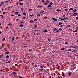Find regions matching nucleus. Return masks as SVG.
Masks as SVG:
<instances>
[{"mask_svg": "<svg viewBox=\"0 0 78 78\" xmlns=\"http://www.w3.org/2000/svg\"><path fill=\"white\" fill-rule=\"evenodd\" d=\"M78 51V50L76 49V50H74L72 51L71 52L72 53H73L74 52H76V51Z\"/></svg>", "mask_w": 78, "mask_h": 78, "instance_id": "obj_1", "label": "nucleus"}, {"mask_svg": "<svg viewBox=\"0 0 78 78\" xmlns=\"http://www.w3.org/2000/svg\"><path fill=\"white\" fill-rule=\"evenodd\" d=\"M73 48H74V49H76L77 48H78V46H74V47H73Z\"/></svg>", "mask_w": 78, "mask_h": 78, "instance_id": "obj_2", "label": "nucleus"}, {"mask_svg": "<svg viewBox=\"0 0 78 78\" xmlns=\"http://www.w3.org/2000/svg\"><path fill=\"white\" fill-rule=\"evenodd\" d=\"M52 20H54V21H57L58 20L57 19L54 18H52Z\"/></svg>", "mask_w": 78, "mask_h": 78, "instance_id": "obj_3", "label": "nucleus"}, {"mask_svg": "<svg viewBox=\"0 0 78 78\" xmlns=\"http://www.w3.org/2000/svg\"><path fill=\"white\" fill-rule=\"evenodd\" d=\"M0 16L1 17V18L2 19H3V18H4V17H3V15H0Z\"/></svg>", "mask_w": 78, "mask_h": 78, "instance_id": "obj_4", "label": "nucleus"}, {"mask_svg": "<svg viewBox=\"0 0 78 78\" xmlns=\"http://www.w3.org/2000/svg\"><path fill=\"white\" fill-rule=\"evenodd\" d=\"M34 27H37V25L36 24H35L34 25Z\"/></svg>", "mask_w": 78, "mask_h": 78, "instance_id": "obj_5", "label": "nucleus"}, {"mask_svg": "<svg viewBox=\"0 0 78 78\" xmlns=\"http://www.w3.org/2000/svg\"><path fill=\"white\" fill-rule=\"evenodd\" d=\"M48 18V17L47 16H45L43 18V19H47Z\"/></svg>", "mask_w": 78, "mask_h": 78, "instance_id": "obj_6", "label": "nucleus"}, {"mask_svg": "<svg viewBox=\"0 0 78 78\" xmlns=\"http://www.w3.org/2000/svg\"><path fill=\"white\" fill-rule=\"evenodd\" d=\"M78 32V30H75L74 31H73V33H75L76 32Z\"/></svg>", "mask_w": 78, "mask_h": 78, "instance_id": "obj_7", "label": "nucleus"}, {"mask_svg": "<svg viewBox=\"0 0 78 78\" xmlns=\"http://www.w3.org/2000/svg\"><path fill=\"white\" fill-rule=\"evenodd\" d=\"M42 6H41L40 5H38L37 6V8H42Z\"/></svg>", "mask_w": 78, "mask_h": 78, "instance_id": "obj_8", "label": "nucleus"}, {"mask_svg": "<svg viewBox=\"0 0 78 78\" xmlns=\"http://www.w3.org/2000/svg\"><path fill=\"white\" fill-rule=\"evenodd\" d=\"M34 16V14L30 15H29V17H33Z\"/></svg>", "mask_w": 78, "mask_h": 78, "instance_id": "obj_9", "label": "nucleus"}, {"mask_svg": "<svg viewBox=\"0 0 78 78\" xmlns=\"http://www.w3.org/2000/svg\"><path fill=\"white\" fill-rule=\"evenodd\" d=\"M30 23H33L34 22V21L31 20L30 21Z\"/></svg>", "mask_w": 78, "mask_h": 78, "instance_id": "obj_10", "label": "nucleus"}, {"mask_svg": "<svg viewBox=\"0 0 78 78\" xmlns=\"http://www.w3.org/2000/svg\"><path fill=\"white\" fill-rule=\"evenodd\" d=\"M70 27V25H69V24L67 25L66 26V27H67V28H69Z\"/></svg>", "mask_w": 78, "mask_h": 78, "instance_id": "obj_11", "label": "nucleus"}, {"mask_svg": "<svg viewBox=\"0 0 78 78\" xmlns=\"http://www.w3.org/2000/svg\"><path fill=\"white\" fill-rule=\"evenodd\" d=\"M76 15H78V14L76 13H74V17L75 16H76Z\"/></svg>", "mask_w": 78, "mask_h": 78, "instance_id": "obj_12", "label": "nucleus"}, {"mask_svg": "<svg viewBox=\"0 0 78 78\" xmlns=\"http://www.w3.org/2000/svg\"><path fill=\"white\" fill-rule=\"evenodd\" d=\"M4 70V69H0V72H2Z\"/></svg>", "mask_w": 78, "mask_h": 78, "instance_id": "obj_13", "label": "nucleus"}, {"mask_svg": "<svg viewBox=\"0 0 78 78\" xmlns=\"http://www.w3.org/2000/svg\"><path fill=\"white\" fill-rule=\"evenodd\" d=\"M9 52L8 51H6L5 53V55H8L9 54Z\"/></svg>", "mask_w": 78, "mask_h": 78, "instance_id": "obj_14", "label": "nucleus"}, {"mask_svg": "<svg viewBox=\"0 0 78 78\" xmlns=\"http://www.w3.org/2000/svg\"><path fill=\"white\" fill-rule=\"evenodd\" d=\"M40 14H44V11L40 12Z\"/></svg>", "mask_w": 78, "mask_h": 78, "instance_id": "obj_15", "label": "nucleus"}, {"mask_svg": "<svg viewBox=\"0 0 78 78\" xmlns=\"http://www.w3.org/2000/svg\"><path fill=\"white\" fill-rule=\"evenodd\" d=\"M44 70V68L41 69H39L40 71H42Z\"/></svg>", "mask_w": 78, "mask_h": 78, "instance_id": "obj_16", "label": "nucleus"}, {"mask_svg": "<svg viewBox=\"0 0 78 78\" xmlns=\"http://www.w3.org/2000/svg\"><path fill=\"white\" fill-rule=\"evenodd\" d=\"M9 63H11V62L10 61H8V62H6V64H9Z\"/></svg>", "mask_w": 78, "mask_h": 78, "instance_id": "obj_17", "label": "nucleus"}, {"mask_svg": "<svg viewBox=\"0 0 78 78\" xmlns=\"http://www.w3.org/2000/svg\"><path fill=\"white\" fill-rule=\"evenodd\" d=\"M19 4H20V5H23V3H21V2L20 3H19Z\"/></svg>", "mask_w": 78, "mask_h": 78, "instance_id": "obj_18", "label": "nucleus"}, {"mask_svg": "<svg viewBox=\"0 0 78 78\" xmlns=\"http://www.w3.org/2000/svg\"><path fill=\"white\" fill-rule=\"evenodd\" d=\"M62 76H64V72H62Z\"/></svg>", "mask_w": 78, "mask_h": 78, "instance_id": "obj_19", "label": "nucleus"}, {"mask_svg": "<svg viewBox=\"0 0 78 78\" xmlns=\"http://www.w3.org/2000/svg\"><path fill=\"white\" fill-rule=\"evenodd\" d=\"M18 13H19V12H15V14H18Z\"/></svg>", "mask_w": 78, "mask_h": 78, "instance_id": "obj_20", "label": "nucleus"}, {"mask_svg": "<svg viewBox=\"0 0 78 78\" xmlns=\"http://www.w3.org/2000/svg\"><path fill=\"white\" fill-rule=\"evenodd\" d=\"M71 16H72V17H75L74 16V14L73 13V14L72 15H71Z\"/></svg>", "mask_w": 78, "mask_h": 78, "instance_id": "obj_21", "label": "nucleus"}, {"mask_svg": "<svg viewBox=\"0 0 78 78\" xmlns=\"http://www.w3.org/2000/svg\"><path fill=\"white\" fill-rule=\"evenodd\" d=\"M65 48H62L61 49V50H65Z\"/></svg>", "mask_w": 78, "mask_h": 78, "instance_id": "obj_22", "label": "nucleus"}, {"mask_svg": "<svg viewBox=\"0 0 78 78\" xmlns=\"http://www.w3.org/2000/svg\"><path fill=\"white\" fill-rule=\"evenodd\" d=\"M19 27H23V25L21 24V25H19Z\"/></svg>", "mask_w": 78, "mask_h": 78, "instance_id": "obj_23", "label": "nucleus"}, {"mask_svg": "<svg viewBox=\"0 0 78 78\" xmlns=\"http://www.w3.org/2000/svg\"><path fill=\"white\" fill-rule=\"evenodd\" d=\"M71 49H70L68 50V51H71Z\"/></svg>", "mask_w": 78, "mask_h": 78, "instance_id": "obj_24", "label": "nucleus"}, {"mask_svg": "<svg viewBox=\"0 0 78 78\" xmlns=\"http://www.w3.org/2000/svg\"><path fill=\"white\" fill-rule=\"evenodd\" d=\"M10 16H12V17H14L15 16L13 14H11Z\"/></svg>", "mask_w": 78, "mask_h": 78, "instance_id": "obj_25", "label": "nucleus"}, {"mask_svg": "<svg viewBox=\"0 0 78 78\" xmlns=\"http://www.w3.org/2000/svg\"><path fill=\"white\" fill-rule=\"evenodd\" d=\"M8 25L11 26V25H12V24L11 23H9L8 24Z\"/></svg>", "mask_w": 78, "mask_h": 78, "instance_id": "obj_26", "label": "nucleus"}, {"mask_svg": "<svg viewBox=\"0 0 78 78\" xmlns=\"http://www.w3.org/2000/svg\"><path fill=\"white\" fill-rule=\"evenodd\" d=\"M23 23V21H21V22H20V24H22V23Z\"/></svg>", "mask_w": 78, "mask_h": 78, "instance_id": "obj_27", "label": "nucleus"}, {"mask_svg": "<svg viewBox=\"0 0 78 78\" xmlns=\"http://www.w3.org/2000/svg\"><path fill=\"white\" fill-rule=\"evenodd\" d=\"M9 2L7 1L4 2V3H9Z\"/></svg>", "mask_w": 78, "mask_h": 78, "instance_id": "obj_28", "label": "nucleus"}, {"mask_svg": "<svg viewBox=\"0 0 78 78\" xmlns=\"http://www.w3.org/2000/svg\"><path fill=\"white\" fill-rule=\"evenodd\" d=\"M56 30H57V28H55V29L53 30V31H56Z\"/></svg>", "mask_w": 78, "mask_h": 78, "instance_id": "obj_29", "label": "nucleus"}, {"mask_svg": "<svg viewBox=\"0 0 78 78\" xmlns=\"http://www.w3.org/2000/svg\"><path fill=\"white\" fill-rule=\"evenodd\" d=\"M7 12H3V14H6Z\"/></svg>", "mask_w": 78, "mask_h": 78, "instance_id": "obj_30", "label": "nucleus"}, {"mask_svg": "<svg viewBox=\"0 0 78 78\" xmlns=\"http://www.w3.org/2000/svg\"><path fill=\"white\" fill-rule=\"evenodd\" d=\"M18 16L19 17H21L22 16H21L20 14H18Z\"/></svg>", "mask_w": 78, "mask_h": 78, "instance_id": "obj_31", "label": "nucleus"}, {"mask_svg": "<svg viewBox=\"0 0 78 78\" xmlns=\"http://www.w3.org/2000/svg\"><path fill=\"white\" fill-rule=\"evenodd\" d=\"M24 47L25 48H27V47H28V45L24 46Z\"/></svg>", "mask_w": 78, "mask_h": 78, "instance_id": "obj_32", "label": "nucleus"}, {"mask_svg": "<svg viewBox=\"0 0 78 78\" xmlns=\"http://www.w3.org/2000/svg\"><path fill=\"white\" fill-rule=\"evenodd\" d=\"M44 32H48V31H47V30H44Z\"/></svg>", "mask_w": 78, "mask_h": 78, "instance_id": "obj_33", "label": "nucleus"}, {"mask_svg": "<svg viewBox=\"0 0 78 78\" xmlns=\"http://www.w3.org/2000/svg\"><path fill=\"white\" fill-rule=\"evenodd\" d=\"M37 18L34 19V21H37Z\"/></svg>", "mask_w": 78, "mask_h": 78, "instance_id": "obj_34", "label": "nucleus"}, {"mask_svg": "<svg viewBox=\"0 0 78 78\" xmlns=\"http://www.w3.org/2000/svg\"><path fill=\"white\" fill-rule=\"evenodd\" d=\"M59 25H62V23H61V22H60L59 23Z\"/></svg>", "mask_w": 78, "mask_h": 78, "instance_id": "obj_35", "label": "nucleus"}, {"mask_svg": "<svg viewBox=\"0 0 78 78\" xmlns=\"http://www.w3.org/2000/svg\"><path fill=\"white\" fill-rule=\"evenodd\" d=\"M2 41H5V38H4L2 39Z\"/></svg>", "mask_w": 78, "mask_h": 78, "instance_id": "obj_36", "label": "nucleus"}, {"mask_svg": "<svg viewBox=\"0 0 78 78\" xmlns=\"http://www.w3.org/2000/svg\"><path fill=\"white\" fill-rule=\"evenodd\" d=\"M40 68H43V67H44V66H40Z\"/></svg>", "mask_w": 78, "mask_h": 78, "instance_id": "obj_37", "label": "nucleus"}, {"mask_svg": "<svg viewBox=\"0 0 78 78\" xmlns=\"http://www.w3.org/2000/svg\"><path fill=\"white\" fill-rule=\"evenodd\" d=\"M48 7L49 8H50V7H51V6L50 5H49L48 6Z\"/></svg>", "mask_w": 78, "mask_h": 78, "instance_id": "obj_38", "label": "nucleus"}, {"mask_svg": "<svg viewBox=\"0 0 78 78\" xmlns=\"http://www.w3.org/2000/svg\"><path fill=\"white\" fill-rule=\"evenodd\" d=\"M23 14L24 16H26V13L24 12L23 13Z\"/></svg>", "mask_w": 78, "mask_h": 78, "instance_id": "obj_39", "label": "nucleus"}, {"mask_svg": "<svg viewBox=\"0 0 78 78\" xmlns=\"http://www.w3.org/2000/svg\"><path fill=\"white\" fill-rule=\"evenodd\" d=\"M12 41H14V37H13L12 38Z\"/></svg>", "mask_w": 78, "mask_h": 78, "instance_id": "obj_40", "label": "nucleus"}, {"mask_svg": "<svg viewBox=\"0 0 78 78\" xmlns=\"http://www.w3.org/2000/svg\"><path fill=\"white\" fill-rule=\"evenodd\" d=\"M27 18V17H23V20H24V19H25L26 18Z\"/></svg>", "mask_w": 78, "mask_h": 78, "instance_id": "obj_41", "label": "nucleus"}, {"mask_svg": "<svg viewBox=\"0 0 78 78\" xmlns=\"http://www.w3.org/2000/svg\"><path fill=\"white\" fill-rule=\"evenodd\" d=\"M6 58H9V56H8V55H7L6 56Z\"/></svg>", "mask_w": 78, "mask_h": 78, "instance_id": "obj_42", "label": "nucleus"}, {"mask_svg": "<svg viewBox=\"0 0 78 78\" xmlns=\"http://www.w3.org/2000/svg\"><path fill=\"white\" fill-rule=\"evenodd\" d=\"M69 10H73V8H71L69 9Z\"/></svg>", "mask_w": 78, "mask_h": 78, "instance_id": "obj_43", "label": "nucleus"}, {"mask_svg": "<svg viewBox=\"0 0 78 78\" xmlns=\"http://www.w3.org/2000/svg\"><path fill=\"white\" fill-rule=\"evenodd\" d=\"M46 2L47 3H49V2H50V1H48V0H47V1H46Z\"/></svg>", "mask_w": 78, "mask_h": 78, "instance_id": "obj_44", "label": "nucleus"}, {"mask_svg": "<svg viewBox=\"0 0 78 78\" xmlns=\"http://www.w3.org/2000/svg\"><path fill=\"white\" fill-rule=\"evenodd\" d=\"M75 67H74L73 68H72V70H75Z\"/></svg>", "mask_w": 78, "mask_h": 78, "instance_id": "obj_45", "label": "nucleus"}, {"mask_svg": "<svg viewBox=\"0 0 78 78\" xmlns=\"http://www.w3.org/2000/svg\"><path fill=\"white\" fill-rule=\"evenodd\" d=\"M59 31V30H57L56 31V33H58Z\"/></svg>", "mask_w": 78, "mask_h": 78, "instance_id": "obj_46", "label": "nucleus"}, {"mask_svg": "<svg viewBox=\"0 0 78 78\" xmlns=\"http://www.w3.org/2000/svg\"><path fill=\"white\" fill-rule=\"evenodd\" d=\"M49 5H53L52 2H50V3H49Z\"/></svg>", "mask_w": 78, "mask_h": 78, "instance_id": "obj_47", "label": "nucleus"}, {"mask_svg": "<svg viewBox=\"0 0 78 78\" xmlns=\"http://www.w3.org/2000/svg\"><path fill=\"white\" fill-rule=\"evenodd\" d=\"M13 74H16V73L15 72H13L12 73Z\"/></svg>", "mask_w": 78, "mask_h": 78, "instance_id": "obj_48", "label": "nucleus"}, {"mask_svg": "<svg viewBox=\"0 0 78 78\" xmlns=\"http://www.w3.org/2000/svg\"><path fill=\"white\" fill-rule=\"evenodd\" d=\"M56 11H60V12H61V11H61V10H57Z\"/></svg>", "mask_w": 78, "mask_h": 78, "instance_id": "obj_49", "label": "nucleus"}, {"mask_svg": "<svg viewBox=\"0 0 78 78\" xmlns=\"http://www.w3.org/2000/svg\"><path fill=\"white\" fill-rule=\"evenodd\" d=\"M44 5H48V3L46 2H45L44 3Z\"/></svg>", "mask_w": 78, "mask_h": 78, "instance_id": "obj_50", "label": "nucleus"}, {"mask_svg": "<svg viewBox=\"0 0 78 78\" xmlns=\"http://www.w3.org/2000/svg\"><path fill=\"white\" fill-rule=\"evenodd\" d=\"M22 36L23 37H25V35H22Z\"/></svg>", "mask_w": 78, "mask_h": 78, "instance_id": "obj_51", "label": "nucleus"}, {"mask_svg": "<svg viewBox=\"0 0 78 78\" xmlns=\"http://www.w3.org/2000/svg\"><path fill=\"white\" fill-rule=\"evenodd\" d=\"M69 75H72V73H69Z\"/></svg>", "mask_w": 78, "mask_h": 78, "instance_id": "obj_52", "label": "nucleus"}, {"mask_svg": "<svg viewBox=\"0 0 78 78\" xmlns=\"http://www.w3.org/2000/svg\"><path fill=\"white\" fill-rule=\"evenodd\" d=\"M0 57L1 58L2 57H3V55H0Z\"/></svg>", "mask_w": 78, "mask_h": 78, "instance_id": "obj_53", "label": "nucleus"}, {"mask_svg": "<svg viewBox=\"0 0 78 78\" xmlns=\"http://www.w3.org/2000/svg\"><path fill=\"white\" fill-rule=\"evenodd\" d=\"M77 11V10H73V12H76Z\"/></svg>", "mask_w": 78, "mask_h": 78, "instance_id": "obj_54", "label": "nucleus"}, {"mask_svg": "<svg viewBox=\"0 0 78 78\" xmlns=\"http://www.w3.org/2000/svg\"><path fill=\"white\" fill-rule=\"evenodd\" d=\"M1 3L2 5H3V4H4V3L3 2H1Z\"/></svg>", "mask_w": 78, "mask_h": 78, "instance_id": "obj_55", "label": "nucleus"}, {"mask_svg": "<svg viewBox=\"0 0 78 78\" xmlns=\"http://www.w3.org/2000/svg\"><path fill=\"white\" fill-rule=\"evenodd\" d=\"M48 41H51V39H49V38L48 39Z\"/></svg>", "mask_w": 78, "mask_h": 78, "instance_id": "obj_56", "label": "nucleus"}, {"mask_svg": "<svg viewBox=\"0 0 78 78\" xmlns=\"http://www.w3.org/2000/svg\"><path fill=\"white\" fill-rule=\"evenodd\" d=\"M76 20H78V17H76Z\"/></svg>", "mask_w": 78, "mask_h": 78, "instance_id": "obj_57", "label": "nucleus"}, {"mask_svg": "<svg viewBox=\"0 0 78 78\" xmlns=\"http://www.w3.org/2000/svg\"><path fill=\"white\" fill-rule=\"evenodd\" d=\"M61 20H64V18H62L61 19Z\"/></svg>", "mask_w": 78, "mask_h": 78, "instance_id": "obj_58", "label": "nucleus"}, {"mask_svg": "<svg viewBox=\"0 0 78 78\" xmlns=\"http://www.w3.org/2000/svg\"><path fill=\"white\" fill-rule=\"evenodd\" d=\"M59 30H60V31H62V29L61 28H60L59 29Z\"/></svg>", "mask_w": 78, "mask_h": 78, "instance_id": "obj_59", "label": "nucleus"}, {"mask_svg": "<svg viewBox=\"0 0 78 78\" xmlns=\"http://www.w3.org/2000/svg\"><path fill=\"white\" fill-rule=\"evenodd\" d=\"M42 2H45V0H42Z\"/></svg>", "mask_w": 78, "mask_h": 78, "instance_id": "obj_60", "label": "nucleus"}, {"mask_svg": "<svg viewBox=\"0 0 78 78\" xmlns=\"http://www.w3.org/2000/svg\"><path fill=\"white\" fill-rule=\"evenodd\" d=\"M15 66H17V64H15Z\"/></svg>", "mask_w": 78, "mask_h": 78, "instance_id": "obj_61", "label": "nucleus"}, {"mask_svg": "<svg viewBox=\"0 0 78 78\" xmlns=\"http://www.w3.org/2000/svg\"><path fill=\"white\" fill-rule=\"evenodd\" d=\"M66 63L67 64H69V62H67Z\"/></svg>", "mask_w": 78, "mask_h": 78, "instance_id": "obj_62", "label": "nucleus"}, {"mask_svg": "<svg viewBox=\"0 0 78 78\" xmlns=\"http://www.w3.org/2000/svg\"><path fill=\"white\" fill-rule=\"evenodd\" d=\"M76 30H78V27H76Z\"/></svg>", "mask_w": 78, "mask_h": 78, "instance_id": "obj_63", "label": "nucleus"}, {"mask_svg": "<svg viewBox=\"0 0 78 78\" xmlns=\"http://www.w3.org/2000/svg\"><path fill=\"white\" fill-rule=\"evenodd\" d=\"M34 31H37V30H34Z\"/></svg>", "mask_w": 78, "mask_h": 78, "instance_id": "obj_64", "label": "nucleus"}]
</instances>
